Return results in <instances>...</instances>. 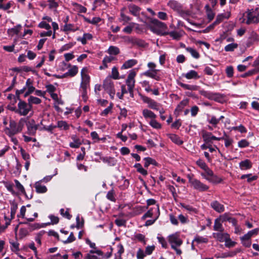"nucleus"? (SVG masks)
I'll list each match as a JSON object with an SVG mask.
<instances>
[{"label": "nucleus", "instance_id": "23", "mask_svg": "<svg viewBox=\"0 0 259 259\" xmlns=\"http://www.w3.org/2000/svg\"><path fill=\"white\" fill-rule=\"evenodd\" d=\"M69 66L70 67V68L64 74V76L65 77L70 76L73 77L76 75L78 73V67L76 65H74L71 66L70 64L69 65Z\"/></svg>", "mask_w": 259, "mask_h": 259}, {"label": "nucleus", "instance_id": "21", "mask_svg": "<svg viewBox=\"0 0 259 259\" xmlns=\"http://www.w3.org/2000/svg\"><path fill=\"white\" fill-rule=\"evenodd\" d=\"M25 87L27 91L24 94V97H27L35 91V88L33 86L32 81L30 78L27 79L26 82Z\"/></svg>", "mask_w": 259, "mask_h": 259}, {"label": "nucleus", "instance_id": "37", "mask_svg": "<svg viewBox=\"0 0 259 259\" xmlns=\"http://www.w3.org/2000/svg\"><path fill=\"white\" fill-rule=\"evenodd\" d=\"M205 9L206 10L207 18L209 20V21H210L214 18L215 14L210 8V7L208 5H207L205 6Z\"/></svg>", "mask_w": 259, "mask_h": 259}, {"label": "nucleus", "instance_id": "61", "mask_svg": "<svg viewBox=\"0 0 259 259\" xmlns=\"http://www.w3.org/2000/svg\"><path fill=\"white\" fill-rule=\"evenodd\" d=\"M208 122L210 124L213 125L214 127H216L219 122V119L217 118L214 116H211L210 118L208 119Z\"/></svg>", "mask_w": 259, "mask_h": 259}, {"label": "nucleus", "instance_id": "62", "mask_svg": "<svg viewBox=\"0 0 259 259\" xmlns=\"http://www.w3.org/2000/svg\"><path fill=\"white\" fill-rule=\"evenodd\" d=\"M111 77L114 79L119 78V72L116 67H113L112 69Z\"/></svg>", "mask_w": 259, "mask_h": 259}, {"label": "nucleus", "instance_id": "32", "mask_svg": "<svg viewBox=\"0 0 259 259\" xmlns=\"http://www.w3.org/2000/svg\"><path fill=\"white\" fill-rule=\"evenodd\" d=\"M155 211L156 212V216L154 218L153 220H147L145 223V226H148L152 225L155 222V221L158 219L159 215V209L158 205H156L154 206Z\"/></svg>", "mask_w": 259, "mask_h": 259}, {"label": "nucleus", "instance_id": "28", "mask_svg": "<svg viewBox=\"0 0 259 259\" xmlns=\"http://www.w3.org/2000/svg\"><path fill=\"white\" fill-rule=\"evenodd\" d=\"M90 253H95L97 255H98L99 256L101 257V258H108L110 257V256H111L112 251L108 252L104 254V253L101 250L96 249V250H91Z\"/></svg>", "mask_w": 259, "mask_h": 259}, {"label": "nucleus", "instance_id": "44", "mask_svg": "<svg viewBox=\"0 0 259 259\" xmlns=\"http://www.w3.org/2000/svg\"><path fill=\"white\" fill-rule=\"evenodd\" d=\"M259 229L256 228L249 231L247 234H245L243 237V239H248L250 240V238L253 235H256L258 233Z\"/></svg>", "mask_w": 259, "mask_h": 259}, {"label": "nucleus", "instance_id": "13", "mask_svg": "<svg viewBox=\"0 0 259 259\" xmlns=\"http://www.w3.org/2000/svg\"><path fill=\"white\" fill-rule=\"evenodd\" d=\"M158 71V70L157 69L147 70L143 73V75L159 81L161 79V77L159 75H157Z\"/></svg>", "mask_w": 259, "mask_h": 259}, {"label": "nucleus", "instance_id": "4", "mask_svg": "<svg viewBox=\"0 0 259 259\" xmlns=\"http://www.w3.org/2000/svg\"><path fill=\"white\" fill-rule=\"evenodd\" d=\"M166 25L156 19H152L150 21V29L153 32L161 35H167Z\"/></svg>", "mask_w": 259, "mask_h": 259}, {"label": "nucleus", "instance_id": "3", "mask_svg": "<svg viewBox=\"0 0 259 259\" xmlns=\"http://www.w3.org/2000/svg\"><path fill=\"white\" fill-rule=\"evenodd\" d=\"M81 81L80 85L79 91L81 93L83 100L85 101L87 100V88L89 86L90 77L88 74V69L84 67L81 72Z\"/></svg>", "mask_w": 259, "mask_h": 259}, {"label": "nucleus", "instance_id": "36", "mask_svg": "<svg viewBox=\"0 0 259 259\" xmlns=\"http://www.w3.org/2000/svg\"><path fill=\"white\" fill-rule=\"evenodd\" d=\"M107 52L111 56H116L120 53L119 49L116 46H110L107 51Z\"/></svg>", "mask_w": 259, "mask_h": 259}, {"label": "nucleus", "instance_id": "29", "mask_svg": "<svg viewBox=\"0 0 259 259\" xmlns=\"http://www.w3.org/2000/svg\"><path fill=\"white\" fill-rule=\"evenodd\" d=\"M239 167L241 170H247L251 168L252 163L249 159L241 161L239 164Z\"/></svg>", "mask_w": 259, "mask_h": 259}, {"label": "nucleus", "instance_id": "40", "mask_svg": "<svg viewBox=\"0 0 259 259\" xmlns=\"http://www.w3.org/2000/svg\"><path fill=\"white\" fill-rule=\"evenodd\" d=\"M57 127L59 128L61 130H68L69 128V125L63 120L58 121L57 122Z\"/></svg>", "mask_w": 259, "mask_h": 259}, {"label": "nucleus", "instance_id": "58", "mask_svg": "<svg viewBox=\"0 0 259 259\" xmlns=\"http://www.w3.org/2000/svg\"><path fill=\"white\" fill-rule=\"evenodd\" d=\"M4 219L5 220V226L0 225V233L4 231L7 228V227L10 224V223H11V220L9 219V218H7V217L6 215H5Z\"/></svg>", "mask_w": 259, "mask_h": 259}, {"label": "nucleus", "instance_id": "60", "mask_svg": "<svg viewBox=\"0 0 259 259\" xmlns=\"http://www.w3.org/2000/svg\"><path fill=\"white\" fill-rule=\"evenodd\" d=\"M146 254L145 252H144V251L142 249H138L136 255L137 259H143L146 256Z\"/></svg>", "mask_w": 259, "mask_h": 259}, {"label": "nucleus", "instance_id": "41", "mask_svg": "<svg viewBox=\"0 0 259 259\" xmlns=\"http://www.w3.org/2000/svg\"><path fill=\"white\" fill-rule=\"evenodd\" d=\"M178 84L183 88L185 90H188L190 91H195L197 89V87L195 85L187 84L181 82H179Z\"/></svg>", "mask_w": 259, "mask_h": 259}, {"label": "nucleus", "instance_id": "6", "mask_svg": "<svg viewBox=\"0 0 259 259\" xmlns=\"http://www.w3.org/2000/svg\"><path fill=\"white\" fill-rule=\"evenodd\" d=\"M187 177L188 179L189 183L194 189L200 192H205L209 189L208 186L194 178L193 175H188Z\"/></svg>", "mask_w": 259, "mask_h": 259}, {"label": "nucleus", "instance_id": "20", "mask_svg": "<svg viewBox=\"0 0 259 259\" xmlns=\"http://www.w3.org/2000/svg\"><path fill=\"white\" fill-rule=\"evenodd\" d=\"M142 115L147 120H152L157 117L156 115L153 111L148 109H144L142 110Z\"/></svg>", "mask_w": 259, "mask_h": 259}, {"label": "nucleus", "instance_id": "25", "mask_svg": "<svg viewBox=\"0 0 259 259\" xmlns=\"http://www.w3.org/2000/svg\"><path fill=\"white\" fill-rule=\"evenodd\" d=\"M71 138L73 142L69 144L70 147L77 148L81 145V140L76 135H72Z\"/></svg>", "mask_w": 259, "mask_h": 259}, {"label": "nucleus", "instance_id": "35", "mask_svg": "<svg viewBox=\"0 0 259 259\" xmlns=\"http://www.w3.org/2000/svg\"><path fill=\"white\" fill-rule=\"evenodd\" d=\"M15 182V185H16V188L18 190H19L21 193H22V194L25 195V196L28 198V199H31L32 198V195L31 194L30 195V197H28L26 194V192H25V189L24 188V187L23 186V185L19 182V181H18L17 180H15L14 181Z\"/></svg>", "mask_w": 259, "mask_h": 259}, {"label": "nucleus", "instance_id": "30", "mask_svg": "<svg viewBox=\"0 0 259 259\" xmlns=\"http://www.w3.org/2000/svg\"><path fill=\"white\" fill-rule=\"evenodd\" d=\"M138 63V61L136 59H130L126 61L121 66L122 69H127L130 68Z\"/></svg>", "mask_w": 259, "mask_h": 259}, {"label": "nucleus", "instance_id": "53", "mask_svg": "<svg viewBox=\"0 0 259 259\" xmlns=\"http://www.w3.org/2000/svg\"><path fill=\"white\" fill-rule=\"evenodd\" d=\"M154 216V218L156 216V212L155 211L154 207L151 208L142 217V219H145L147 218H151Z\"/></svg>", "mask_w": 259, "mask_h": 259}, {"label": "nucleus", "instance_id": "14", "mask_svg": "<svg viewBox=\"0 0 259 259\" xmlns=\"http://www.w3.org/2000/svg\"><path fill=\"white\" fill-rule=\"evenodd\" d=\"M128 9L129 12L132 15L135 17H139L140 11L141 10V8L140 7L134 4H131L128 6Z\"/></svg>", "mask_w": 259, "mask_h": 259}, {"label": "nucleus", "instance_id": "2", "mask_svg": "<svg viewBox=\"0 0 259 259\" xmlns=\"http://www.w3.org/2000/svg\"><path fill=\"white\" fill-rule=\"evenodd\" d=\"M26 119L25 118H21L18 122H16L14 120L10 121L9 127H7L5 129V133L11 137L22 130L25 124L26 123Z\"/></svg>", "mask_w": 259, "mask_h": 259}, {"label": "nucleus", "instance_id": "38", "mask_svg": "<svg viewBox=\"0 0 259 259\" xmlns=\"http://www.w3.org/2000/svg\"><path fill=\"white\" fill-rule=\"evenodd\" d=\"M135 26H139V24L134 22L130 23L128 25L126 26L123 29L122 31L125 33L131 34Z\"/></svg>", "mask_w": 259, "mask_h": 259}, {"label": "nucleus", "instance_id": "31", "mask_svg": "<svg viewBox=\"0 0 259 259\" xmlns=\"http://www.w3.org/2000/svg\"><path fill=\"white\" fill-rule=\"evenodd\" d=\"M222 222L220 219L217 218L215 220L213 226V229L219 232H223L224 229L222 225Z\"/></svg>", "mask_w": 259, "mask_h": 259}, {"label": "nucleus", "instance_id": "15", "mask_svg": "<svg viewBox=\"0 0 259 259\" xmlns=\"http://www.w3.org/2000/svg\"><path fill=\"white\" fill-rule=\"evenodd\" d=\"M229 235L228 233H224L223 232L213 233L212 234L213 237L221 242H224L226 239L228 238Z\"/></svg>", "mask_w": 259, "mask_h": 259}, {"label": "nucleus", "instance_id": "45", "mask_svg": "<svg viewBox=\"0 0 259 259\" xmlns=\"http://www.w3.org/2000/svg\"><path fill=\"white\" fill-rule=\"evenodd\" d=\"M124 249L122 244L120 243L117 245V252L115 253L116 259H121V254L124 252Z\"/></svg>", "mask_w": 259, "mask_h": 259}, {"label": "nucleus", "instance_id": "56", "mask_svg": "<svg viewBox=\"0 0 259 259\" xmlns=\"http://www.w3.org/2000/svg\"><path fill=\"white\" fill-rule=\"evenodd\" d=\"M238 47V45L236 43H231L227 45L225 47V50L226 52L233 51L235 49Z\"/></svg>", "mask_w": 259, "mask_h": 259}, {"label": "nucleus", "instance_id": "26", "mask_svg": "<svg viewBox=\"0 0 259 259\" xmlns=\"http://www.w3.org/2000/svg\"><path fill=\"white\" fill-rule=\"evenodd\" d=\"M183 76L188 79H197L200 77L198 73L194 70H190Z\"/></svg>", "mask_w": 259, "mask_h": 259}, {"label": "nucleus", "instance_id": "48", "mask_svg": "<svg viewBox=\"0 0 259 259\" xmlns=\"http://www.w3.org/2000/svg\"><path fill=\"white\" fill-rule=\"evenodd\" d=\"M145 161L144 167H148L150 164L157 165V162L153 159L150 157H145L144 158Z\"/></svg>", "mask_w": 259, "mask_h": 259}, {"label": "nucleus", "instance_id": "8", "mask_svg": "<svg viewBox=\"0 0 259 259\" xmlns=\"http://www.w3.org/2000/svg\"><path fill=\"white\" fill-rule=\"evenodd\" d=\"M32 106L25 101L20 100L18 104V108L16 113L21 116H26L31 110Z\"/></svg>", "mask_w": 259, "mask_h": 259}, {"label": "nucleus", "instance_id": "1", "mask_svg": "<svg viewBox=\"0 0 259 259\" xmlns=\"http://www.w3.org/2000/svg\"><path fill=\"white\" fill-rule=\"evenodd\" d=\"M241 23L246 24L257 23L259 22V8L248 9L240 18Z\"/></svg>", "mask_w": 259, "mask_h": 259}, {"label": "nucleus", "instance_id": "19", "mask_svg": "<svg viewBox=\"0 0 259 259\" xmlns=\"http://www.w3.org/2000/svg\"><path fill=\"white\" fill-rule=\"evenodd\" d=\"M211 207L217 212L221 213L225 210L224 206L218 201H213L210 204Z\"/></svg>", "mask_w": 259, "mask_h": 259}, {"label": "nucleus", "instance_id": "49", "mask_svg": "<svg viewBox=\"0 0 259 259\" xmlns=\"http://www.w3.org/2000/svg\"><path fill=\"white\" fill-rule=\"evenodd\" d=\"M208 240L207 238L200 236L199 235H197L195 237L194 239L193 240V242H196L197 243H206L208 242Z\"/></svg>", "mask_w": 259, "mask_h": 259}, {"label": "nucleus", "instance_id": "57", "mask_svg": "<svg viewBox=\"0 0 259 259\" xmlns=\"http://www.w3.org/2000/svg\"><path fill=\"white\" fill-rule=\"evenodd\" d=\"M196 164L204 171L209 168L205 162L200 159L196 161Z\"/></svg>", "mask_w": 259, "mask_h": 259}, {"label": "nucleus", "instance_id": "17", "mask_svg": "<svg viewBox=\"0 0 259 259\" xmlns=\"http://www.w3.org/2000/svg\"><path fill=\"white\" fill-rule=\"evenodd\" d=\"M125 9V8H123L121 9L120 17L119 18V21L122 22L123 25H125L132 20V18L130 17L125 14L124 11Z\"/></svg>", "mask_w": 259, "mask_h": 259}, {"label": "nucleus", "instance_id": "7", "mask_svg": "<svg viewBox=\"0 0 259 259\" xmlns=\"http://www.w3.org/2000/svg\"><path fill=\"white\" fill-rule=\"evenodd\" d=\"M200 175L203 178L213 184L220 183L222 181V178L214 175L213 171L209 168L201 172Z\"/></svg>", "mask_w": 259, "mask_h": 259}, {"label": "nucleus", "instance_id": "50", "mask_svg": "<svg viewBox=\"0 0 259 259\" xmlns=\"http://www.w3.org/2000/svg\"><path fill=\"white\" fill-rule=\"evenodd\" d=\"M186 51L189 52L191 56L195 58V59H198L200 57V55L199 53L194 49L190 47L187 48L186 49Z\"/></svg>", "mask_w": 259, "mask_h": 259}, {"label": "nucleus", "instance_id": "46", "mask_svg": "<svg viewBox=\"0 0 259 259\" xmlns=\"http://www.w3.org/2000/svg\"><path fill=\"white\" fill-rule=\"evenodd\" d=\"M168 136L174 143L177 144L181 145L183 143V141L180 137L175 134H169Z\"/></svg>", "mask_w": 259, "mask_h": 259}, {"label": "nucleus", "instance_id": "59", "mask_svg": "<svg viewBox=\"0 0 259 259\" xmlns=\"http://www.w3.org/2000/svg\"><path fill=\"white\" fill-rule=\"evenodd\" d=\"M224 242H225V246L229 248L234 246L236 244V242L231 240L230 235H229L228 238L226 239Z\"/></svg>", "mask_w": 259, "mask_h": 259}, {"label": "nucleus", "instance_id": "52", "mask_svg": "<svg viewBox=\"0 0 259 259\" xmlns=\"http://www.w3.org/2000/svg\"><path fill=\"white\" fill-rule=\"evenodd\" d=\"M178 13L180 15L181 17H182L184 19L186 20L187 21L189 22V19L188 18V17L190 15L191 13L188 10H183L182 8L181 9L180 11H179Z\"/></svg>", "mask_w": 259, "mask_h": 259}, {"label": "nucleus", "instance_id": "54", "mask_svg": "<svg viewBox=\"0 0 259 259\" xmlns=\"http://www.w3.org/2000/svg\"><path fill=\"white\" fill-rule=\"evenodd\" d=\"M225 141V145L226 147H229L230 145L233 143V140L232 139L230 138L229 136H228L226 133L224 132V136L223 137Z\"/></svg>", "mask_w": 259, "mask_h": 259}, {"label": "nucleus", "instance_id": "12", "mask_svg": "<svg viewBox=\"0 0 259 259\" xmlns=\"http://www.w3.org/2000/svg\"><path fill=\"white\" fill-rule=\"evenodd\" d=\"M203 141L206 144L211 143L212 140L220 141L224 139L223 137H217L214 136L211 133L204 132L202 134Z\"/></svg>", "mask_w": 259, "mask_h": 259}, {"label": "nucleus", "instance_id": "39", "mask_svg": "<svg viewBox=\"0 0 259 259\" xmlns=\"http://www.w3.org/2000/svg\"><path fill=\"white\" fill-rule=\"evenodd\" d=\"M149 124L152 127L156 130L161 129L162 127L161 124L158 122L156 118H153L152 120H150Z\"/></svg>", "mask_w": 259, "mask_h": 259}, {"label": "nucleus", "instance_id": "47", "mask_svg": "<svg viewBox=\"0 0 259 259\" xmlns=\"http://www.w3.org/2000/svg\"><path fill=\"white\" fill-rule=\"evenodd\" d=\"M189 102L188 99H184L182 100L177 106L175 111L180 112L182 111L183 109L186 106Z\"/></svg>", "mask_w": 259, "mask_h": 259}, {"label": "nucleus", "instance_id": "18", "mask_svg": "<svg viewBox=\"0 0 259 259\" xmlns=\"http://www.w3.org/2000/svg\"><path fill=\"white\" fill-rule=\"evenodd\" d=\"M167 6L174 11L179 12L182 8V5L178 2L174 0L169 1L167 3Z\"/></svg>", "mask_w": 259, "mask_h": 259}, {"label": "nucleus", "instance_id": "64", "mask_svg": "<svg viewBox=\"0 0 259 259\" xmlns=\"http://www.w3.org/2000/svg\"><path fill=\"white\" fill-rule=\"evenodd\" d=\"M249 142L245 139L241 140L238 143V146L240 148H245L248 146Z\"/></svg>", "mask_w": 259, "mask_h": 259}, {"label": "nucleus", "instance_id": "11", "mask_svg": "<svg viewBox=\"0 0 259 259\" xmlns=\"http://www.w3.org/2000/svg\"><path fill=\"white\" fill-rule=\"evenodd\" d=\"M136 72L134 70H131L128 74L125 80L126 84L127 86L128 91L130 93H133L135 88V79Z\"/></svg>", "mask_w": 259, "mask_h": 259}, {"label": "nucleus", "instance_id": "10", "mask_svg": "<svg viewBox=\"0 0 259 259\" xmlns=\"http://www.w3.org/2000/svg\"><path fill=\"white\" fill-rule=\"evenodd\" d=\"M139 96H140L142 101L145 103H147L148 104V107L149 108L157 111L159 110V107L160 106V105L159 103L155 101L154 100L151 99L150 98L144 96L141 94H139Z\"/></svg>", "mask_w": 259, "mask_h": 259}, {"label": "nucleus", "instance_id": "9", "mask_svg": "<svg viewBox=\"0 0 259 259\" xmlns=\"http://www.w3.org/2000/svg\"><path fill=\"white\" fill-rule=\"evenodd\" d=\"M103 88L109 94L110 98L113 99L115 94L113 82L110 78L107 77L103 82Z\"/></svg>", "mask_w": 259, "mask_h": 259}, {"label": "nucleus", "instance_id": "42", "mask_svg": "<svg viewBox=\"0 0 259 259\" xmlns=\"http://www.w3.org/2000/svg\"><path fill=\"white\" fill-rule=\"evenodd\" d=\"M21 26L18 25L15 26L14 28L9 29L8 30V33L11 36H13L15 34H18L20 31Z\"/></svg>", "mask_w": 259, "mask_h": 259}, {"label": "nucleus", "instance_id": "33", "mask_svg": "<svg viewBox=\"0 0 259 259\" xmlns=\"http://www.w3.org/2000/svg\"><path fill=\"white\" fill-rule=\"evenodd\" d=\"M71 5L73 7L75 11L78 13H86L87 8L82 5L75 2H72Z\"/></svg>", "mask_w": 259, "mask_h": 259}, {"label": "nucleus", "instance_id": "51", "mask_svg": "<svg viewBox=\"0 0 259 259\" xmlns=\"http://www.w3.org/2000/svg\"><path fill=\"white\" fill-rule=\"evenodd\" d=\"M140 84H141L142 87L144 88L145 91L149 93L152 91V89L151 88V84H150V82L148 80H143L141 82H140Z\"/></svg>", "mask_w": 259, "mask_h": 259}, {"label": "nucleus", "instance_id": "27", "mask_svg": "<svg viewBox=\"0 0 259 259\" xmlns=\"http://www.w3.org/2000/svg\"><path fill=\"white\" fill-rule=\"evenodd\" d=\"M34 188L37 193H45L47 191V188L41 184V181L36 182L34 184Z\"/></svg>", "mask_w": 259, "mask_h": 259}, {"label": "nucleus", "instance_id": "5", "mask_svg": "<svg viewBox=\"0 0 259 259\" xmlns=\"http://www.w3.org/2000/svg\"><path fill=\"white\" fill-rule=\"evenodd\" d=\"M168 242L171 248L176 251L177 254L181 255L182 252L179 247L182 244L183 241L180 238L179 234L176 233L169 235L168 236Z\"/></svg>", "mask_w": 259, "mask_h": 259}, {"label": "nucleus", "instance_id": "55", "mask_svg": "<svg viewBox=\"0 0 259 259\" xmlns=\"http://www.w3.org/2000/svg\"><path fill=\"white\" fill-rule=\"evenodd\" d=\"M38 128V125L32 124L27 125L28 132L30 135H33L36 130Z\"/></svg>", "mask_w": 259, "mask_h": 259}, {"label": "nucleus", "instance_id": "22", "mask_svg": "<svg viewBox=\"0 0 259 259\" xmlns=\"http://www.w3.org/2000/svg\"><path fill=\"white\" fill-rule=\"evenodd\" d=\"M116 60V58L112 56H106L102 61L103 65L100 66V69H104L108 67V64Z\"/></svg>", "mask_w": 259, "mask_h": 259}, {"label": "nucleus", "instance_id": "63", "mask_svg": "<svg viewBox=\"0 0 259 259\" xmlns=\"http://www.w3.org/2000/svg\"><path fill=\"white\" fill-rule=\"evenodd\" d=\"M17 209V204L13 203L11 207V220L14 218Z\"/></svg>", "mask_w": 259, "mask_h": 259}, {"label": "nucleus", "instance_id": "24", "mask_svg": "<svg viewBox=\"0 0 259 259\" xmlns=\"http://www.w3.org/2000/svg\"><path fill=\"white\" fill-rule=\"evenodd\" d=\"M231 15V13L228 12L224 14H220L217 15L215 21L213 22V25H217L220 23L224 19H228Z\"/></svg>", "mask_w": 259, "mask_h": 259}, {"label": "nucleus", "instance_id": "34", "mask_svg": "<svg viewBox=\"0 0 259 259\" xmlns=\"http://www.w3.org/2000/svg\"><path fill=\"white\" fill-rule=\"evenodd\" d=\"M219 219H221L222 222L228 221L230 223H232L233 225H235L236 223V221L235 219L231 217L229 214L227 213H224V214L220 216Z\"/></svg>", "mask_w": 259, "mask_h": 259}, {"label": "nucleus", "instance_id": "16", "mask_svg": "<svg viewBox=\"0 0 259 259\" xmlns=\"http://www.w3.org/2000/svg\"><path fill=\"white\" fill-rule=\"evenodd\" d=\"M199 93L201 95L210 100H217L220 97V95L219 94L213 93L204 90H201Z\"/></svg>", "mask_w": 259, "mask_h": 259}, {"label": "nucleus", "instance_id": "43", "mask_svg": "<svg viewBox=\"0 0 259 259\" xmlns=\"http://www.w3.org/2000/svg\"><path fill=\"white\" fill-rule=\"evenodd\" d=\"M41 102V100L36 97L30 96L28 99V103L32 106V104H39Z\"/></svg>", "mask_w": 259, "mask_h": 259}]
</instances>
